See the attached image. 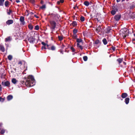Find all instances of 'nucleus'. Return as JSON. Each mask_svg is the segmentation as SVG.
I'll use <instances>...</instances> for the list:
<instances>
[{
  "instance_id": "obj_23",
  "label": "nucleus",
  "mask_w": 135,
  "mask_h": 135,
  "mask_svg": "<svg viewBox=\"0 0 135 135\" xmlns=\"http://www.w3.org/2000/svg\"><path fill=\"white\" fill-rule=\"evenodd\" d=\"M84 4L85 6H88L89 5V1H85V2H84Z\"/></svg>"
},
{
  "instance_id": "obj_14",
  "label": "nucleus",
  "mask_w": 135,
  "mask_h": 135,
  "mask_svg": "<svg viewBox=\"0 0 135 135\" xmlns=\"http://www.w3.org/2000/svg\"><path fill=\"white\" fill-rule=\"evenodd\" d=\"M0 51L3 52H4L5 51V49L4 46L2 45H0Z\"/></svg>"
},
{
  "instance_id": "obj_50",
  "label": "nucleus",
  "mask_w": 135,
  "mask_h": 135,
  "mask_svg": "<svg viewBox=\"0 0 135 135\" xmlns=\"http://www.w3.org/2000/svg\"><path fill=\"white\" fill-rule=\"evenodd\" d=\"M34 16L35 17H36V18H39V17L38 16H37L36 15H34Z\"/></svg>"
},
{
  "instance_id": "obj_60",
  "label": "nucleus",
  "mask_w": 135,
  "mask_h": 135,
  "mask_svg": "<svg viewBox=\"0 0 135 135\" xmlns=\"http://www.w3.org/2000/svg\"><path fill=\"white\" fill-rule=\"evenodd\" d=\"M116 0V1L117 2H119L120 0Z\"/></svg>"
},
{
  "instance_id": "obj_1",
  "label": "nucleus",
  "mask_w": 135,
  "mask_h": 135,
  "mask_svg": "<svg viewBox=\"0 0 135 135\" xmlns=\"http://www.w3.org/2000/svg\"><path fill=\"white\" fill-rule=\"evenodd\" d=\"M26 81H21L20 83H21L22 86V85L25 84L27 87L32 86L35 84V80L33 76L32 75H29L28 76L27 79L26 80Z\"/></svg>"
},
{
  "instance_id": "obj_46",
  "label": "nucleus",
  "mask_w": 135,
  "mask_h": 135,
  "mask_svg": "<svg viewBox=\"0 0 135 135\" xmlns=\"http://www.w3.org/2000/svg\"><path fill=\"white\" fill-rule=\"evenodd\" d=\"M73 37L75 39L77 37V35H76V34H74V36H73Z\"/></svg>"
},
{
  "instance_id": "obj_54",
  "label": "nucleus",
  "mask_w": 135,
  "mask_h": 135,
  "mask_svg": "<svg viewBox=\"0 0 135 135\" xmlns=\"http://www.w3.org/2000/svg\"><path fill=\"white\" fill-rule=\"evenodd\" d=\"M2 90V86L1 85H0V91H1Z\"/></svg>"
},
{
  "instance_id": "obj_28",
  "label": "nucleus",
  "mask_w": 135,
  "mask_h": 135,
  "mask_svg": "<svg viewBox=\"0 0 135 135\" xmlns=\"http://www.w3.org/2000/svg\"><path fill=\"white\" fill-rule=\"evenodd\" d=\"M4 1V0H0V6H3V3Z\"/></svg>"
},
{
  "instance_id": "obj_35",
  "label": "nucleus",
  "mask_w": 135,
  "mask_h": 135,
  "mask_svg": "<svg viewBox=\"0 0 135 135\" xmlns=\"http://www.w3.org/2000/svg\"><path fill=\"white\" fill-rule=\"evenodd\" d=\"M55 47L53 45L51 46L50 50H55Z\"/></svg>"
},
{
  "instance_id": "obj_51",
  "label": "nucleus",
  "mask_w": 135,
  "mask_h": 135,
  "mask_svg": "<svg viewBox=\"0 0 135 135\" xmlns=\"http://www.w3.org/2000/svg\"><path fill=\"white\" fill-rule=\"evenodd\" d=\"M59 1L61 3H62L64 2V0H60Z\"/></svg>"
},
{
  "instance_id": "obj_11",
  "label": "nucleus",
  "mask_w": 135,
  "mask_h": 135,
  "mask_svg": "<svg viewBox=\"0 0 135 135\" xmlns=\"http://www.w3.org/2000/svg\"><path fill=\"white\" fill-rule=\"evenodd\" d=\"M13 22V20H9L6 22V23L8 25H10L12 24Z\"/></svg>"
},
{
  "instance_id": "obj_15",
  "label": "nucleus",
  "mask_w": 135,
  "mask_h": 135,
  "mask_svg": "<svg viewBox=\"0 0 135 135\" xmlns=\"http://www.w3.org/2000/svg\"><path fill=\"white\" fill-rule=\"evenodd\" d=\"M13 98V97L12 95H8L7 97V100L8 101H9L12 99Z\"/></svg>"
},
{
  "instance_id": "obj_45",
  "label": "nucleus",
  "mask_w": 135,
  "mask_h": 135,
  "mask_svg": "<svg viewBox=\"0 0 135 135\" xmlns=\"http://www.w3.org/2000/svg\"><path fill=\"white\" fill-rule=\"evenodd\" d=\"M41 44L44 46H46L47 45L44 42H42Z\"/></svg>"
},
{
  "instance_id": "obj_62",
  "label": "nucleus",
  "mask_w": 135,
  "mask_h": 135,
  "mask_svg": "<svg viewBox=\"0 0 135 135\" xmlns=\"http://www.w3.org/2000/svg\"><path fill=\"white\" fill-rule=\"evenodd\" d=\"M30 14L31 15H33V13L32 12H30Z\"/></svg>"
},
{
  "instance_id": "obj_37",
  "label": "nucleus",
  "mask_w": 135,
  "mask_h": 135,
  "mask_svg": "<svg viewBox=\"0 0 135 135\" xmlns=\"http://www.w3.org/2000/svg\"><path fill=\"white\" fill-rule=\"evenodd\" d=\"M46 8V6L45 4L43 5L40 7V8L41 9H43L45 8Z\"/></svg>"
},
{
  "instance_id": "obj_12",
  "label": "nucleus",
  "mask_w": 135,
  "mask_h": 135,
  "mask_svg": "<svg viewBox=\"0 0 135 135\" xmlns=\"http://www.w3.org/2000/svg\"><path fill=\"white\" fill-rule=\"evenodd\" d=\"M51 17L54 19L55 20L56 19V18L58 17V15L52 13L51 14Z\"/></svg>"
},
{
  "instance_id": "obj_25",
  "label": "nucleus",
  "mask_w": 135,
  "mask_h": 135,
  "mask_svg": "<svg viewBox=\"0 0 135 135\" xmlns=\"http://www.w3.org/2000/svg\"><path fill=\"white\" fill-rule=\"evenodd\" d=\"M11 40V37L10 36L7 37L5 38V42H7Z\"/></svg>"
},
{
  "instance_id": "obj_26",
  "label": "nucleus",
  "mask_w": 135,
  "mask_h": 135,
  "mask_svg": "<svg viewBox=\"0 0 135 135\" xmlns=\"http://www.w3.org/2000/svg\"><path fill=\"white\" fill-rule=\"evenodd\" d=\"M9 2L8 1H5V5L6 7H8V6L9 5Z\"/></svg>"
},
{
  "instance_id": "obj_58",
  "label": "nucleus",
  "mask_w": 135,
  "mask_h": 135,
  "mask_svg": "<svg viewBox=\"0 0 135 135\" xmlns=\"http://www.w3.org/2000/svg\"><path fill=\"white\" fill-rule=\"evenodd\" d=\"M123 62V65H126V62Z\"/></svg>"
},
{
  "instance_id": "obj_49",
  "label": "nucleus",
  "mask_w": 135,
  "mask_h": 135,
  "mask_svg": "<svg viewBox=\"0 0 135 135\" xmlns=\"http://www.w3.org/2000/svg\"><path fill=\"white\" fill-rule=\"evenodd\" d=\"M78 47L80 48L81 50H82L83 49V47L81 45L79 46Z\"/></svg>"
},
{
  "instance_id": "obj_19",
  "label": "nucleus",
  "mask_w": 135,
  "mask_h": 135,
  "mask_svg": "<svg viewBox=\"0 0 135 135\" xmlns=\"http://www.w3.org/2000/svg\"><path fill=\"white\" fill-rule=\"evenodd\" d=\"M102 42H103V44L104 45H106L107 44V41L106 39L104 38L102 40Z\"/></svg>"
},
{
  "instance_id": "obj_4",
  "label": "nucleus",
  "mask_w": 135,
  "mask_h": 135,
  "mask_svg": "<svg viewBox=\"0 0 135 135\" xmlns=\"http://www.w3.org/2000/svg\"><path fill=\"white\" fill-rule=\"evenodd\" d=\"M23 64L24 66V67L26 66V69L25 70H27V64L26 63V62L25 61L23 60H22V61H20L18 62V65H20L19 66H21V65H22V64Z\"/></svg>"
},
{
  "instance_id": "obj_48",
  "label": "nucleus",
  "mask_w": 135,
  "mask_h": 135,
  "mask_svg": "<svg viewBox=\"0 0 135 135\" xmlns=\"http://www.w3.org/2000/svg\"><path fill=\"white\" fill-rule=\"evenodd\" d=\"M47 47V49L49 50H50V48L49 47V45H48L47 44L46 45Z\"/></svg>"
},
{
  "instance_id": "obj_3",
  "label": "nucleus",
  "mask_w": 135,
  "mask_h": 135,
  "mask_svg": "<svg viewBox=\"0 0 135 135\" xmlns=\"http://www.w3.org/2000/svg\"><path fill=\"white\" fill-rule=\"evenodd\" d=\"M49 22L51 25L50 28L52 30H54L56 27V23L54 20L50 21Z\"/></svg>"
},
{
  "instance_id": "obj_43",
  "label": "nucleus",
  "mask_w": 135,
  "mask_h": 135,
  "mask_svg": "<svg viewBox=\"0 0 135 135\" xmlns=\"http://www.w3.org/2000/svg\"><path fill=\"white\" fill-rule=\"evenodd\" d=\"M94 17H95V19H96L99 22V21H100L99 20L98 18L97 17V15H96V16H94Z\"/></svg>"
},
{
  "instance_id": "obj_8",
  "label": "nucleus",
  "mask_w": 135,
  "mask_h": 135,
  "mask_svg": "<svg viewBox=\"0 0 135 135\" xmlns=\"http://www.w3.org/2000/svg\"><path fill=\"white\" fill-rule=\"evenodd\" d=\"M25 17L23 16H21L20 19V20L22 23L23 25L25 24V22L24 21Z\"/></svg>"
},
{
  "instance_id": "obj_20",
  "label": "nucleus",
  "mask_w": 135,
  "mask_h": 135,
  "mask_svg": "<svg viewBox=\"0 0 135 135\" xmlns=\"http://www.w3.org/2000/svg\"><path fill=\"white\" fill-rule=\"evenodd\" d=\"M129 98H126L125 100V101L126 103L127 104H128L129 102Z\"/></svg>"
},
{
  "instance_id": "obj_40",
  "label": "nucleus",
  "mask_w": 135,
  "mask_h": 135,
  "mask_svg": "<svg viewBox=\"0 0 135 135\" xmlns=\"http://www.w3.org/2000/svg\"><path fill=\"white\" fill-rule=\"evenodd\" d=\"M4 100V98H2L1 97H0V102H3Z\"/></svg>"
},
{
  "instance_id": "obj_9",
  "label": "nucleus",
  "mask_w": 135,
  "mask_h": 135,
  "mask_svg": "<svg viewBox=\"0 0 135 135\" xmlns=\"http://www.w3.org/2000/svg\"><path fill=\"white\" fill-rule=\"evenodd\" d=\"M98 33H99L100 32H102V29L101 27V26H99L96 29Z\"/></svg>"
},
{
  "instance_id": "obj_39",
  "label": "nucleus",
  "mask_w": 135,
  "mask_h": 135,
  "mask_svg": "<svg viewBox=\"0 0 135 135\" xmlns=\"http://www.w3.org/2000/svg\"><path fill=\"white\" fill-rule=\"evenodd\" d=\"M35 29L36 30H38L39 29V26L38 25H37L35 26Z\"/></svg>"
},
{
  "instance_id": "obj_41",
  "label": "nucleus",
  "mask_w": 135,
  "mask_h": 135,
  "mask_svg": "<svg viewBox=\"0 0 135 135\" xmlns=\"http://www.w3.org/2000/svg\"><path fill=\"white\" fill-rule=\"evenodd\" d=\"M70 49L72 52H74L75 51V49L73 47H71L70 48Z\"/></svg>"
},
{
  "instance_id": "obj_17",
  "label": "nucleus",
  "mask_w": 135,
  "mask_h": 135,
  "mask_svg": "<svg viewBox=\"0 0 135 135\" xmlns=\"http://www.w3.org/2000/svg\"><path fill=\"white\" fill-rule=\"evenodd\" d=\"M77 25L76 22V21H73L72 23L70 24L71 25H72L73 27L76 26Z\"/></svg>"
},
{
  "instance_id": "obj_30",
  "label": "nucleus",
  "mask_w": 135,
  "mask_h": 135,
  "mask_svg": "<svg viewBox=\"0 0 135 135\" xmlns=\"http://www.w3.org/2000/svg\"><path fill=\"white\" fill-rule=\"evenodd\" d=\"M78 30L76 28H74L73 30V32L74 34H76Z\"/></svg>"
},
{
  "instance_id": "obj_27",
  "label": "nucleus",
  "mask_w": 135,
  "mask_h": 135,
  "mask_svg": "<svg viewBox=\"0 0 135 135\" xmlns=\"http://www.w3.org/2000/svg\"><path fill=\"white\" fill-rule=\"evenodd\" d=\"M28 27L31 30H32L33 28V26L31 24H29L28 25Z\"/></svg>"
},
{
  "instance_id": "obj_16",
  "label": "nucleus",
  "mask_w": 135,
  "mask_h": 135,
  "mask_svg": "<svg viewBox=\"0 0 135 135\" xmlns=\"http://www.w3.org/2000/svg\"><path fill=\"white\" fill-rule=\"evenodd\" d=\"M127 96V94L126 93H123L121 95L122 97L123 98H124L126 97Z\"/></svg>"
},
{
  "instance_id": "obj_7",
  "label": "nucleus",
  "mask_w": 135,
  "mask_h": 135,
  "mask_svg": "<svg viewBox=\"0 0 135 135\" xmlns=\"http://www.w3.org/2000/svg\"><path fill=\"white\" fill-rule=\"evenodd\" d=\"M121 17V16L120 14H118L115 16L114 18L116 21H118L120 18Z\"/></svg>"
},
{
  "instance_id": "obj_24",
  "label": "nucleus",
  "mask_w": 135,
  "mask_h": 135,
  "mask_svg": "<svg viewBox=\"0 0 135 135\" xmlns=\"http://www.w3.org/2000/svg\"><path fill=\"white\" fill-rule=\"evenodd\" d=\"M116 12L117 11H116L112 9L110 11V13L112 15H114L115 14Z\"/></svg>"
},
{
  "instance_id": "obj_6",
  "label": "nucleus",
  "mask_w": 135,
  "mask_h": 135,
  "mask_svg": "<svg viewBox=\"0 0 135 135\" xmlns=\"http://www.w3.org/2000/svg\"><path fill=\"white\" fill-rule=\"evenodd\" d=\"M28 40L30 43L33 44L35 41V39L33 37L31 36L28 38Z\"/></svg>"
},
{
  "instance_id": "obj_2",
  "label": "nucleus",
  "mask_w": 135,
  "mask_h": 135,
  "mask_svg": "<svg viewBox=\"0 0 135 135\" xmlns=\"http://www.w3.org/2000/svg\"><path fill=\"white\" fill-rule=\"evenodd\" d=\"M129 30L126 28L121 29L119 31V35L120 36L124 39L127 36H128Z\"/></svg>"
},
{
  "instance_id": "obj_29",
  "label": "nucleus",
  "mask_w": 135,
  "mask_h": 135,
  "mask_svg": "<svg viewBox=\"0 0 135 135\" xmlns=\"http://www.w3.org/2000/svg\"><path fill=\"white\" fill-rule=\"evenodd\" d=\"M85 18L83 16H81L80 17V20L81 22H83L85 20Z\"/></svg>"
},
{
  "instance_id": "obj_61",
  "label": "nucleus",
  "mask_w": 135,
  "mask_h": 135,
  "mask_svg": "<svg viewBox=\"0 0 135 135\" xmlns=\"http://www.w3.org/2000/svg\"><path fill=\"white\" fill-rule=\"evenodd\" d=\"M60 52L61 53H62V54H63V51H61Z\"/></svg>"
},
{
  "instance_id": "obj_22",
  "label": "nucleus",
  "mask_w": 135,
  "mask_h": 135,
  "mask_svg": "<svg viewBox=\"0 0 135 135\" xmlns=\"http://www.w3.org/2000/svg\"><path fill=\"white\" fill-rule=\"evenodd\" d=\"M17 81H18L15 78H13L12 80V82L14 84H16Z\"/></svg>"
},
{
  "instance_id": "obj_59",
  "label": "nucleus",
  "mask_w": 135,
  "mask_h": 135,
  "mask_svg": "<svg viewBox=\"0 0 135 135\" xmlns=\"http://www.w3.org/2000/svg\"><path fill=\"white\" fill-rule=\"evenodd\" d=\"M2 124L1 123H0V127H1L2 125Z\"/></svg>"
},
{
  "instance_id": "obj_34",
  "label": "nucleus",
  "mask_w": 135,
  "mask_h": 135,
  "mask_svg": "<svg viewBox=\"0 0 135 135\" xmlns=\"http://www.w3.org/2000/svg\"><path fill=\"white\" fill-rule=\"evenodd\" d=\"M8 58L9 60H11L12 58V56L11 55H9L8 56Z\"/></svg>"
},
{
  "instance_id": "obj_13",
  "label": "nucleus",
  "mask_w": 135,
  "mask_h": 135,
  "mask_svg": "<svg viewBox=\"0 0 135 135\" xmlns=\"http://www.w3.org/2000/svg\"><path fill=\"white\" fill-rule=\"evenodd\" d=\"M111 29V27H108L106 28L105 30V32L106 33H108L110 32V30Z\"/></svg>"
},
{
  "instance_id": "obj_21",
  "label": "nucleus",
  "mask_w": 135,
  "mask_h": 135,
  "mask_svg": "<svg viewBox=\"0 0 135 135\" xmlns=\"http://www.w3.org/2000/svg\"><path fill=\"white\" fill-rule=\"evenodd\" d=\"M123 60V58H119L117 59V61L119 64H120L121 63L122 61Z\"/></svg>"
},
{
  "instance_id": "obj_31",
  "label": "nucleus",
  "mask_w": 135,
  "mask_h": 135,
  "mask_svg": "<svg viewBox=\"0 0 135 135\" xmlns=\"http://www.w3.org/2000/svg\"><path fill=\"white\" fill-rule=\"evenodd\" d=\"M12 11L10 9L8 10V11L7 12V14L8 15H10L11 13H12Z\"/></svg>"
},
{
  "instance_id": "obj_32",
  "label": "nucleus",
  "mask_w": 135,
  "mask_h": 135,
  "mask_svg": "<svg viewBox=\"0 0 135 135\" xmlns=\"http://www.w3.org/2000/svg\"><path fill=\"white\" fill-rule=\"evenodd\" d=\"M58 38L60 41H61L63 39L62 36H58Z\"/></svg>"
},
{
  "instance_id": "obj_18",
  "label": "nucleus",
  "mask_w": 135,
  "mask_h": 135,
  "mask_svg": "<svg viewBox=\"0 0 135 135\" xmlns=\"http://www.w3.org/2000/svg\"><path fill=\"white\" fill-rule=\"evenodd\" d=\"M0 130L1 131L0 132V133L2 134H3L5 132V130L3 129L0 128Z\"/></svg>"
},
{
  "instance_id": "obj_57",
  "label": "nucleus",
  "mask_w": 135,
  "mask_h": 135,
  "mask_svg": "<svg viewBox=\"0 0 135 135\" xmlns=\"http://www.w3.org/2000/svg\"><path fill=\"white\" fill-rule=\"evenodd\" d=\"M64 47H65L64 45L63 44H62V48H63Z\"/></svg>"
},
{
  "instance_id": "obj_55",
  "label": "nucleus",
  "mask_w": 135,
  "mask_h": 135,
  "mask_svg": "<svg viewBox=\"0 0 135 135\" xmlns=\"http://www.w3.org/2000/svg\"><path fill=\"white\" fill-rule=\"evenodd\" d=\"M16 2L17 3H18L20 2V1H19V0H16Z\"/></svg>"
},
{
  "instance_id": "obj_53",
  "label": "nucleus",
  "mask_w": 135,
  "mask_h": 135,
  "mask_svg": "<svg viewBox=\"0 0 135 135\" xmlns=\"http://www.w3.org/2000/svg\"><path fill=\"white\" fill-rule=\"evenodd\" d=\"M44 1L42 0H41L40 1V3L42 4L44 3Z\"/></svg>"
},
{
  "instance_id": "obj_33",
  "label": "nucleus",
  "mask_w": 135,
  "mask_h": 135,
  "mask_svg": "<svg viewBox=\"0 0 135 135\" xmlns=\"http://www.w3.org/2000/svg\"><path fill=\"white\" fill-rule=\"evenodd\" d=\"M76 42L78 43H80L82 41V40L81 38H76Z\"/></svg>"
},
{
  "instance_id": "obj_63",
  "label": "nucleus",
  "mask_w": 135,
  "mask_h": 135,
  "mask_svg": "<svg viewBox=\"0 0 135 135\" xmlns=\"http://www.w3.org/2000/svg\"><path fill=\"white\" fill-rule=\"evenodd\" d=\"M76 6L75 7H73V8L74 9H75V8H76Z\"/></svg>"
},
{
  "instance_id": "obj_64",
  "label": "nucleus",
  "mask_w": 135,
  "mask_h": 135,
  "mask_svg": "<svg viewBox=\"0 0 135 135\" xmlns=\"http://www.w3.org/2000/svg\"><path fill=\"white\" fill-rule=\"evenodd\" d=\"M90 16L91 17V18H93V17L92 16V15H90Z\"/></svg>"
},
{
  "instance_id": "obj_56",
  "label": "nucleus",
  "mask_w": 135,
  "mask_h": 135,
  "mask_svg": "<svg viewBox=\"0 0 135 135\" xmlns=\"http://www.w3.org/2000/svg\"><path fill=\"white\" fill-rule=\"evenodd\" d=\"M60 3V2L59 1H57V3L58 4H59Z\"/></svg>"
},
{
  "instance_id": "obj_38",
  "label": "nucleus",
  "mask_w": 135,
  "mask_h": 135,
  "mask_svg": "<svg viewBox=\"0 0 135 135\" xmlns=\"http://www.w3.org/2000/svg\"><path fill=\"white\" fill-rule=\"evenodd\" d=\"M99 43L100 41L98 40H96L95 42V44H99Z\"/></svg>"
},
{
  "instance_id": "obj_42",
  "label": "nucleus",
  "mask_w": 135,
  "mask_h": 135,
  "mask_svg": "<svg viewBox=\"0 0 135 135\" xmlns=\"http://www.w3.org/2000/svg\"><path fill=\"white\" fill-rule=\"evenodd\" d=\"M111 48L112 50L114 51L115 50V47H114L113 46H112V47Z\"/></svg>"
},
{
  "instance_id": "obj_52",
  "label": "nucleus",
  "mask_w": 135,
  "mask_h": 135,
  "mask_svg": "<svg viewBox=\"0 0 135 135\" xmlns=\"http://www.w3.org/2000/svg\"><path fill=\"white\" fill-rule=\"evenodd\" d=\"M80 44L79 43H77V46L78 47H79V46H80Z\"/></svg>"
},
{
  "instance_id": "obj_36",
  "label": "nucleus",
  "mask_w": 135,
  "mask_h": 135,
  "mask_svg": "<svg viewBox=\"0 0 135 135\" xmlns=\"http://www.w3.org/2000/svg\"><path fill=\"white\" fill-rule=\"evenodd\" d=\"M83 59L84 61H86L88 59V57L86 56H83Z\"/></svg>"
},
{
  "instance_id": "obj_10",
  "label": "nucleus",
  "mask_w": 135,
  "mask_h": 135,
  "mask_svg": "<svg viewBox=\"0 0 135 135\" xmlns=\"http://www.w3.org/2000/svg\"><path fill=\"white\" fill-rule=\"evenodd\" d=\"M112 8L113 10H115L117 11H118V5H114L113 6Z\"/></svg>"
},
{
  "instance_id": "obj_44",
  "label": "nucleus",
  "mask_w": 135,
  "mask_h": 135,
  "mask_svg": "<svg viewBox=\"0 0 135 135\" xmlns=\"http://www.w3.org/2000/svg\"><path fill=\"white\" fill-rule=\"evenodd\" d=\"M30 2L32 3H34L35 2V0H30Z\"/></svg>"
},
{
  "instance_id": "obj_5",
  "label": "nucleus",
  "mask_w": 135,
  "mask_h": 135,
  "mask_svg": "<svg viewBox=\"0 0 135 135\" xmlns=\"http://www.w3.org/2000/svg\"><path fill=\"white\" fill-rule=\"evenodd\" d=\"M2 85L4 86H6L9 87L10 86V83L9 81H7L5 82L2 81Z\"/></svg>"
},
{
  "instance_id": "obj_47",
  "label": "nucleus",
  "mask_w": 135,
  "mask_h": 135,
  "mask_svg": "<svg viewBox=\"0 0 135 135\" xmlns=\"http://www.w3.org/2000/svg\"><path fill=\"white\" fill-rule=\"evenodd\" d=\"M43 49H46V47H45V46H42V47H41V49L42 50H43Z\"/></svg>"
}]
</instances>
